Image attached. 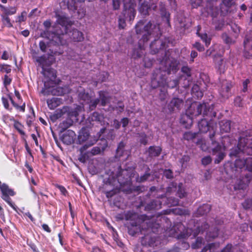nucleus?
<instances>
[{
  "instance_id": "1",
  "label": "nucleus",
  "mask_w": 252,
  "mask_h": 252,
  "mask_svg": "<svg viewBox=\"0 0 252 252\" xmlns=\"http://www.w3.org/2000/svg\"><path fill=\"white\" fill-rule=\"evenodd\" d=\"M57 22L60 25L57 29L53 33L52 40L62 45L66 43L68 35L66 32L67 26L70 25V21L64 16L58 15Z\"/></svg>"
},
{
  "instance_id": "2",
  "label": "nucleus",
  "mask_w": 252,
  "mask_h": 252,
  "mask_svg": "<svg viewBox=\"0 0 252 252\" xmlns=\"http://www.w3.org/2000/svg\"><path fill=\"white\" fill-rule=\"evenodd\" d=\"M124 10L122 15L120 16L118 24L120 29H124L126 26V20L124 18L129 21H132L135 16L136 2L135 0H124Z\"/></svg>"
},
{
  "instance_id": "3",
  "label": "nucleus",
  "mask_w": 252,
  "mask_h": 252,
  "mask_svg": "<svg viewBox=\"0 0 252 252\" xmlns=\"http://www.w3.org/2000/svg\"><path fill=\"white\" fill-rule=\"evenodd\" d=\"M0 190L2 193L1 198L6 201L14 210L16 211V206L11 201L9 196H14L15 192L14 190L9 188L8 185L3 183L2 184L0 181Z\"/></svg>"
},
{
  "instance_id": "4",
  "label": "nucleus",
  "mask_w": 252,
  "mask_h": 252,
  "mask_svg": "<svg viewBox=\"0 0 252 252\" xmlns=\"http://www.w3.org/2000/svg\"><path fill=\"white\" fill-rule=\"evenodd\" d=\"M78 139L80 142H84L88 141V143H89L88 145L85 144L80 149L81 153H83L84 151H85L89 147L94 145L96 141L95 139L92 140V137H90L89 136L88 131L85 128L82 129L80 132L79 135L78 136Z\"/></svg>"
},
{
  "instance_id": "5",
  "label": "nucleus",
  "mask_w": 252,
  "mask_h": 252,
  "mask_svg": "<svg viewBox=\"0 0 252 252\" xmlns=\"http://www.w3.org/2000/svg\"><path fill=\"white\" fill-rule=\"evenodd\" d=\"M238 148L240 151L246 153L248 155H252V139L240 137L238 144Z\"/></svg>"
},
{
  "instance_id": "6",
  "label": "nucleus",
  "mask_w": 252,
  "mask_h": 252,
  "mask_svg": "<svg viewBox=\"0 0 252 252\" xmlns=\"http://www.w3.org/2000/svg\"><path fill=\"white\" fill-rule=\"evenodd\" d=\"M214 147H212V151L214 155H216L217 158L215 160L216 163H220L225 156V147L224 146H221L213 142Z\"/></svg>"
},
{
  "instance_id": "7",
  "label": "nucleus",
  "mask_w": 252,
  "mask_h": 252,
  "mask_svg": "<svg viewBox=\"0 0 252 252\" xmlns=\"http://www.w3.org/2000/svg\"><path fill=\"white\" fill-rule=\"evenodd\" d=\"M151 4L149 3V2L145 1L143 0H138L139 4L140 5V7L139 8L140 11L143 14H146L148 12V10L150 8L155 9V6H153L155 3H157L158 0H149Z\"/></svg>"
},
{
  "instance_id": "8",
  "label": "nucleus",
  "mask_w": 252,
  "mask_h": 252,
  "mask_svg": "<svg viewBox=\"0 0 252 252\" xmlns=\"http://www.w3.org/2000/svg\"><path fill=\"white\" fill-rule=\"evenodd\" d=\"M76 134L75 132L71 130H68L63 135L62 140L63 143L70 145L74 142Z\"/></svg>"
},
{
  "instance_id": "9",
  "label": "nucleus",
  "mask_w": 252,
  "mask_h": 252,
  "mask_svg": "<svg viewBox=\"0 0 252 252\" xmlns=\"http://www.w3.org/2000/svg\"><path fill=\"white\" fill-rule=\"evenodd\" d=\"M212 112V109L209 108V105L206 103H203L202 104H199L197 106V111L193 114L194 116H197L200 115L202 113L203 115H207L209 112Z\"/></svg>"
},
{
  "instance_id": "10",
  "label": "nucleus",
  "mask_w": 252,
  "mask_h": 252,
  "mask_svg": "<svg viewBox=\"0 0 252 252\" xmlns=\"http://www.w3.org/2000/svg\"><path fill=\"white\" fill-rule=\"evenodd\" d=\"M79 97L84 100V102H82V104L83 105L86 104H90V108H94L96 106V104H97L98 102V99H95L94 100H91L90 97L89 96V95L87 94H80Z\"/></svg>"
},
{
  "instance_id": "11",
  "label": "nucleus",
  "mask_w": 252,
  "mask_h": 252,
  "mask_svg": "<svg viewBox=\"0 0 252 252\" xmlns=\"http://www.w3.org/2000/svg\"><path fill=\"white\" fill-rule=\"evenodd\" d=\"M15 96L18 100L17 103H15L14 100L11 97H9V100L11 102V103L15 108L19 109L22 111H24L25 104V103H23L22 105H20L22 103V100H21L20 95L19 93L17 92H15Z\"/></svg>"
},
{
  "instance_id": "12",
  "label": "nucleus",
  "mask_w": 252,
  "mask_h": 252,
  "mask_svg": "<svg viewBox=\"0 0 252 252\" xmlns=\"http://www.w3.org/2000/svg\"><path fill=\"white\" fill-rule=\"evenodd\" d=\"M183 105V102L182 99L174 98H173L169 104V109L170 111H174L176 108L177 109H179Z\"/></svg>"
},
{
  "instance_id": "13",
  "label": "nucleus",
  "mask_w": 252,
  "mask_h": 252,
  "mask_svg": "<svg viewBox=\"0 0 252 252\" xmlns=\"http://www.w3.org/2000/svg\"><path fill=\"white\" fill-rule=\"evenodd\" d=\"M69 89L67 86L64 87H57L52 90V93L54 95H62L69 93Z\"/></svg>"
},
{
  "instance_id": "14",
  "label": "nucleus",
  "mask_w": 252,
  "mask_h": 252,
  "mask_svg": "<svg viewBox=\"0 0 252 252\" xmlns=\"http://www.w3.org/2000/svg\"><path fill=\"white\" fill-rule=\"evenodd\" d=\"M71 33V38L75 42H80L84 39L83 34L77 30H73Z\"/></svg>"
},
{
  "instance_id": "15",
  "label": "nucleus",
  "mask_w": 252,
  "mask_h": 252,
  "mask_svg": "<svg viewBox=\"0 0 252 252\" xmlns=\"http://www.w3.org/2000/svg\"><path fill=\"white\" fill-rule=\"evenodd\" d=\"M198 127L201 132H207L208 131H210L211 128L210 124L205 120H202L199 122Z\"/></svg>"
},
{
  "instance_id": "16",
  "label": "nucleus",
  "mask_w": 252,
  "mask_h": 252,
  "mask_svg": "<svg viewBox=\"0 0 252 252\" xmlns=\"http://www.w3.org/2000/svg\"><path fill=\"white\" fill-rule=\"evenodd\" d=\"M47 103L50 109H54L61 103V100L59 98L53 97L48 99Z\"/></svg>"
},
{
  "instance_id": "17",
  "label": "nucleus",
  "mask_w": 252,
  "mask_h": 252,
  "mask_svg": "<svg viewBox=\"0 0 252 252\" xmlns=\"http://www.w3.org/2000/svg\"><path fill=\"white\" fill-rule=\"evenodd\" d=\"M239 162H242L243 165L246 164V168L249 171H252V158H248L246 159H238L236 160V165H239Z\"/></svg>"
},
{
  "instance_id": "18",
  "label": "nucleus",
  "mask_w": 252,
  "mask_h": 252,
  "mask_svg": "<svg viewBox=\"0 0 252 252\" xmlns=\"http://www.w3.org/2000/svg\"><path fill=\"white\" fill-rule=\"evenodd\" d=\"M220 131L222 133L228 132L230 130V123L228 121H222L220 123Z\"/></svg>"
},
{
  "instance_id": "19",
  "label": "nucleus",
  "mask_w": 252,
  "mask_h": 252,
  "mask_svg": "<svg viewBox=\"0 0 252 252\" xmlns=\"http://www.w3.org/2000/svg\"><path fill=\"white\" fill-rule=\"evenodd\" d=\"M181 123L185 125L186 128L190 127L192 123V119L187 115L182 116L181 119Z\"/></svg>"
},
{
  "instance_id": "20",
  "label": "nucleus",
  "mask_w": 252,
  "mask_h": 252,
  "mask_svg": "<svg viewBox=\"0 0 252 252\" xmlns=\"http://www.w3.org/2000/svg\"><path fill=\"white\" fill-rule=\"evenodd\" d=\"M103 143V146L101 147H95L92 149L91 151V153L94 155H97L100 153L101 152L103 151L105 148L107 146L106 142L105 140H102Z\"/></svg>"
},
{
  "instance_id": "21",
  "label": "nucleus",
  "mask_w": 252,
  "mask_h": 252,
  "mask_svg": "<svg viewBox=\"0 0 252 252\" xmlns=\"http://www.w3.org/2000/svg\"><path fill=\"white\" fill-rule=\"evenodd\" d=\"M161 148L159 147H151L149 150V154L151 156H158L161 152Z\"/></svg>"
},
{
  "instance_id": "22",
  "label": "nucleus",
  "mask_w": 252,
  "mask_h": 252,
  "mask_svg": "<svg viewBox=\"0 0 252 252\" xmlns=\"http://www.w3.org/2000/svg\"><path fill=\"white\" fill-rule=\"evenodd\" d=\"M160 76L157 74L152 80V85L153 87H156L158 86H160L162 83V79H159Z\"/></svg>"
},
{
  "instance_id": "23",
  "label": "nucleus",
  "mask_w": 252,
  "mask_h": 252,
  "mask_svg": "<svg viewBox=\"0 0 252 252\" xmlns=\"http://www.w3.org/2000/svg\"><path fill=\"white\" fill-rule=\"evenodd\" d=\"M197 34L200 37L201 39L205 42V44L207 46H208L210 44L211 41V38L210 37H208L207 36V34L206 33L200 34L199 33V31H197Z\"/></svg>"
},
{
  "instance_id": "24",
  "label": "nucleus",
  "mask_w": 252,
  "mask_h": 252,
  "mask_svg": "<svg viewBox=\"0 0 252 252\" xmlns=\"http://www.w3.org/2000/svg\"><path fill=\"white\" fill-rule=\"evenodd\" d=\"M43 73L45 75H46L47 73L49 74L48 77L49 78L50 80L52 81L54 79L56 76V73L54 70L49 69V70H43Z\"/></svg>"
},
{
  "instance_id": "25",
  "label": "nucleus",
  "mask_w": 252,
  "mask_h": 252,
  "mask_svg": "<svg viewBox=\"0 0 252 252\" xmlns=\"http://www.w3.org/2000/svg\"><path fill=\"white\" fill-rule=\"evenodd\" d=\"M4 15L8 16L14 14L16 12L15 7H10L9 8H5L4 10Z\"/></svg>"
},
{
  "instance_id": "26",
  "label": "nucleus",
  "mask_w": 252,
  "mask_h": 252,
  "mask_svg": "<svg viewBox=\"0 0 252 252\" xmlns=\"http://www.w3.org/2000/svg\"><path fill=\"white\" fill-rule=\"evenodd\" d=\"M14 127L21 134H24V131L23 130V126L19 122H15L14 124Z\"/></svg>"
},
{
  "instance_id": "27",
  "label": "nucleus",
  "mask_w": 252,
  "mask_h": 252,
  "mask_svg": "<svg viewBox=\"0 0 252 252\" xmlns=\"http://www.w3.org/2000/svg\"><path fill=\"white\" fill-rule=\"evenodd\" d=\"M210 206L208 204L204 205L203 206L200 207L198 209L199 212H201L202 211H204V212L202 213V215H204L206 213H207L210 211Z\"/></svg>"
},
{
  "instance_id": "28",
  "label": "nucleus",
  "mask_w": 252,
  "mask_h": 252,
  "mask_svg": "<svg viewBox=\"0 0 252 252\" xmlns=\"http://www.w3.org/2000/svg\"><path fill=\"white\" fill-rule=\"evenodd\" d=\"M2 22L5 26L8 27H11L12 26V25L10 23V19L8 16L4 15L2 16Z\"/></svg>"
},
{
  "instance_id": "29",
  "label": "nucleus",
  "mask_w": 252,
  "mask_h": 252,
  "mask_svg": "<svg viewBox=\"0 0 252 252\" xmlns=\"http://www.w3.org/2000/svg\"><path fill=\"white\" fill-rule=\"evenodd\" d=\"M27 17V12L25 11H23L22 12L21 15L17 17L16 22L19 23H21L22 22L25 21Z\"/></svg>"
},
{
  "instance_id": "30",
  "label": "nucleus",
  "mask_w": 252,
  "mask_h": 252,
  "mask_svg": "<svg viewBox=\"0 0 252 252\" xmlns=\"http://www.w3.org/2000/svg\"><path fill=\"white\" fill-rule=\"evenodd\" d=\"M161 208V204L159 202L153 201L151 203V209H159Z\"/></svg>"
},
{
  "instance_id": "31",
  "label": "nucleus",
  "mask_w": 252,
  "mask_h": 252,
  "mask_svg": "<svg viewBox=\"0 0 252 252\" xmlns=\"http://www.w3.org/2000/svg\"><path fill=\"white\" fill-rule=\"evenodd\" d=\"M243 206L245 209H249L252 207V199L246 200L243 203Z\"/></svg>"
},
{
  "instance_id": "32",
  "label": "nucleus",
  "mask_w": 252,
  "mask_h": 252,
  "mask_svg": "<svg viewBox=\"0 0 252 252\" xmlns=\"http://www.w3.org/2000/svg\"><path fill=\"white\" fill-rule=\"evenodd\" d=\"M63 115V112L61 111H56L54 114L51 116V119L55 121L60 118Z\"/></svg>"
},
{
  "instance_id": "33",
  "label": "nucleus",
  "mask_w": 252,
  "mask_h": 252,
  "mask_svg": "<svg viewBox=\"0 0 252 252\" xmlns=\"http://www.w3.org/2000/svg\"><path fill=\"white\" fill-rule=\"evenodd\" d=\"M212 161V159L210 156H207L203 158L202 159V162L203 165H208Z\"/></svg>"
},
{
  "instance_id": "34",
  "label": "nucleus",
  "mask_w": 252,
  "mask_h": 252,
  "mask_svg": "<svg viewBox=\"0 0 252 252\" xmlns=\"http://www.w3.org/2000/svg\"><path fill=\"white\" fill-rule=\"evenodd\" d=\"M222 38L224 41L227 44H231L233 42V40L226 34L222 35Z\"/></svg>"
},
{
  "instance_id": "35",
  "label": "nucleus",
  "mask_w": 252,
  "mask_h": 252,
  "mask_svg": "<svg viewBox=\"0 0 252 252\" xmlns=\"http://www.w3.org/2000/svg\"><path fill=\"white\" fill-rule=\"evenodd\" d=\"M143 26L144 22L143 21H140L136 25V31L138 34L141 33V29L143 27Z\"/></svg>"
},
{
  "instance_id": "36",
  "label": "nucleus",
  "mask_w": 252,
  "mask_h": 252,
  "mask_svg": "<svg viewBox=\"0 0 252 252\" xmlns=\"http://www.w3.org/2000/svg\"><path fill=\"white\" fill-rule=\"evenodd\" d=\"M113 8L115 10L118 9L120 6V0H112Z\"/></svg>"
},
{
  "instance_id": "37",
  "label": "nucleus",
  "mask_w": 252,
  "mask_h": 252,
  "mask_svg": "<svg viewBox=\"0 0 252 252\" xmlns=\"http://www.w3.org/2000/svg\"><path fill=\"white\" fill-rule=\"evenodd\" d=\"M192 6L196 7L200 5L202 0H190Z\"/></svg>"
},
{
  "instance_id": "38",
  "label": "nucleus",
  "mask_w": 252,
  "mask_h": 252,
  "mask_svg": "<svg viewBox=\"0 0 252 252\" xmlns=\"http://www.w3.org/2000/svg\"><path fill=\"white\" fill-rule=\"evenodd\" d=\"M10 56V53L6 51H4L3 54L1 57V59L4 60H7L8 59L9 56Z\"/></svg>"
},
{
  "instance_id": "39",
  "label": "nucleus",
  "mask_w": 252,
  "mask_h": 252,
  "mask_svg": "<svg viewBox=\"0 0 252 252\" xmlns=\"http://www.w3.org/2000/svg\"><path fill=\"white\" fill-rule=\"evenodd\" d=\"M164 176L167 178H171L173 177L172 172L170 170H165L164 172Z\"/></svg>"
},
{
  "instance_id": "40",
  "label": "nucleus",
  "mask_w": 252,
  "mask_h": 252,
  "mask_svg": "<svg viewBox=\"0 0 252 252\" xmlns=\"http://www.w3.org/2000/svg\"><path fill=\"white\" fill-rule=\"evenodd\" d=\"M108 77V74L107 72H103L100 75V78L99 80H100L101 82L104 81Z\"/></svg>"
},
{
  "instance_id": "41",
  "label": "nucleus",
  "mask_w": 252,
  "mask_h": 252,
  "mask_svg": "<svg viewBox=\"0 0 252 252\" xmlns=\"http://www.w3.org/2000/svg\"><path fill=\"white\" fill-rule=\"evenodd\" d=\"M182 70L183 73L186 74L187 76H190V69L187 66H184L182 68Z\"/></svg>"
},
{
  "instance_id": "42",
  "label": "nucleus",
  "mask_w": 252,
  "mask_h": 252,
  "mask_svg": "<svg viewBox=\"0 0 252 252\" xmlns=\"http://www.w3.org/2000/svg\"><path fill=\"white\" fill-rule=\"evenodd\" d=\"M202 239L198 238L196 240V243L195 244H192V247L194 249H195L200 247L201 244L202 243Z\"/></svg>"
},
{
  "instance_id": "43",
  "label": "nucleus",
  "mask_w": 252,
  "mask_h": 252,
  "mask_svg": "<svg viewBox=\"0 0 252 252\" xmlns=\"http://www.w3.org/2000/svg\"><path fill=\"white\" fill-rule=\"evenodd\" d=\"M124 147V144L123 143H120L118 146V148L117 149V156H121V154L123 152V148Z\"/></svg>"
},
{
  "instance_id": "44",
  "label": "nucleus",
  "mask_w": 252,
  "mask_h": 252,
  "mask_svg": "<svg viewBox=\"0 0 252 252\" xmlns=\"http://www.w3.org/2000/svg\"><path fill=\"white\" fill-rule=\"evenodd\" d=\"M194 47L196 48L199 51H202L204 50V48L203 46L201 45L200 43L198 42H196L193 45Z\"/></svg>"
},
{
  "instance_id": "45",
  "label": "nucleus",
  "mask_w": 252,
  "mask_h": 252,
  "mask_svg": "<svg viewBox=\"0 0 252 252\" xmlns=\"http://www.w3.org/2000/svg\"><path fill=\"white\" fill-rule=\"evenodd\" d=\"M250 81L249 79H246L243 83V92H246L247 91L248 84L249 83Z\"/></svg>"
},
{
  "instance_id": "46",
  "label": "nucleus",
  "mask_w": 252,
  "mask_h": 252,
  "mask_svg": "<svg viewBox=\"0 0 252 252\" xmlns=\"http://www.w3.org/2000/svg\"><path fill=\"white\" fill-rule=\"evenodd\" d=\"M152 24L151 22H149L146 26L144 27V31L145 32H146L147 34L149 35H150L151 34V33L149 31V29L151 28L152 27Z\"/></svg>"
},
{
  "instance_id": "47",
  "label": "nucleus",
  "mask_w": 252,
  "mask_h": 252,
  "mask_svg": "<svg viewBox=\"0 0 252 252\" xmlns=\"http://www.w3.org/2000/svg\"><path fill=\"white\" fill-rule=\"evenodd\" d=\"M36 61L40 63L41 65H42V67L43 68L44 62L45 61V57L41 56L39 57L37 59Z\"/></svg>"
},
{
  "instance_id": "48",
  "label": "nucleus",
  "mask_w": 252,
  "mask_h": 252,
  "mask_svg": "<svg viewBox=\"0 0 252 252\" xmlns=\"http://www.w3.org/2000/svg\"><path fill=\"white\" fill-rule=\"evenodd\" d=\"M117 192V190L116 189H115V190H110L109 191H107L106 192V196L109 198V197H112L113 195H114L115 194H116Z\"/></svg>"
},
{
  "instance_id": "49",
  "label": "nucleus",
  "mask_w": 252,
  "mask_h": 252,
  "mask_svg": "<svg viewBox=\"0 0 252 252\" xmlns=\"http://www.w3.org/2000/svg\"><path fill=\"white\" fill-rule=\"evenodd\" d=\"M57 187L58 188V189L60 190V191L61 192V193L65 195L66 193H67V191L66 190V189L64 188V187H63V186H60V185H57Z\"/></svg>"
},
{
  "instance_id": "50",
  "label": "nucleus",
  "mask_w": 252,
  "mask_h": 252,
  "mask_svg": "<svg viewBox=\"0 0 252 252\" xmlns=\"http://www.w3.org/2000/svg\"><path fill=\"white\" fill-rule=\"evenodd\" d=\"M233 0H223V4L227 7H230L233 4Z\"/></svg>"
},
{
  "instance_id": "51",
  "label": "nucleus",
  "mask_w": 252,
  "mask_h": 252,
  "mask_svg": "<svg viewBox=\"0 0 252 252\" xmlns=\"http://www.w3.org/2000/svg\"><path fill=\"white\" fill-rule=\"evenodd\" d=\"M242 99L240 97H237L234 100L235 105L238 106H241Z\"/></svg>"
},
{
  "instance_id": "52",
  "label": "nucleus",
  "mask_w": 252,
  "mask_h": 252,
  "mask_svg": "<svg viewBox=\"0 0 252 252\" xmlns=\"http://www.w3.org/2000/svg\"><path fill=\"white\" fill-rule=\"evenodd\" d=\"M2 99L4 107L7 109H9V100L3 97Z\"/></svg>"
},
{
  "instance_id": "53",
  "label": "nucleus",
  "mask_w": 252,
  "mask_h": 252,
  "mask_svg": "<svg viewBox=\"0 0 252 252\" xmlns=\"http://www.w3.org/2000/svg\"><path fill=\"white\" fill-rule=\"evenodd\" d=\"M172 200L171 198L169 199V202H168V204L170 206H175L177 205L178 203V201L177 200L173 199L172 201H171Z\"/></svg>"
},
{
  "instance_id": "54",
  "label": "nucleus",
  "mask_w": 252,
  "mask_h": 252,
  "mask_svg": "<svg viewBox=\"0 0 252 252\" xmlns=\"http://www.w3.org/2000/svg\"><path fill=\"white\" fill-rule=\"evenodd\" d=\"M113 126L116 129H118L120 127V124L117 120H114L113 122Z\"/></svg>"
},
{
  "instance_id": "55",
  "label": "nucleus",
  "mask_w": 252,
  "mask_h": 252,
  "mask_svg": "<svg viewBox=\"0 0 252 252\" xmlns=\"http://www.w3.org/2000/svg\"><path fill=\"white\" fill-rule=\"evenodd\" d=\"M223 87H224L223 89H225V92L228 93L231 87V84L228 83H226L225 84L223 85Z\"/></svg>"
},
{
  "instance_id": "56",
  "label": "nucleus",
  "mask_w": 252,
  "mask_h": 252,
  "mask_svg": "<svg viewBox=\"0 0 252 252\" xmlns=\"http://www.w3.org/2000/svg\"><path fill=\"white\" fill-rule=\"evenodd\" d=\"M39 47L40 49L43 51L45 52L46 49V45L45 43L43 41H40L39 42Z\"/></svg>"
},
{
  "instance_id": "57",
  "label": "nucleus",
  "mask_w": 252,
  "mask_h": 252,
  "mask_svg": "<svg viewBox=\"0 0 252 252\" xmlns=\"http://www.w3.org/2000/svg\"><path fill=\"white\" fill-rule=\"evenodd\" d=\"M11 81V79L10 78H9L8 76L5 75L4 76V84L5 86L10 84Z\"/></svg>"
},
{
  "instance_id": "58",
  "label": "nucleus",
  "mask_w": 252,
  "mask_h": 252,
  "mask_svg": "<svg viewBox=\"0 0 252 252\" xmlns=\"http://www.w3.org/2000/svg\"><path fill=\"white\" fill-rule=\"evenodd\" d=\"M232 245H228L221 252H231Z\"/></svg>"
},
{
  "instance_id": "59",
  "label": "nucleus",
  "mask_w": 252,
  "mask_h": 252,
  "mask_svg": "<svg viewBox=\"0 0 252 252\" xmlns=\"http://www.w3.org/2000/svg\"><path fill=\"white\" fill-rule=\"evenodd\" d=\"M128 122H129V121L127 118H123L121 121L123 126V127L126 126L127 125V124H128Z\"/></svg>"
},
{
  "instance_id": "60",
  "label": "nucleus",
  "mask_w": 252,
  "mask_h": 252,
  "mask_svg": "<svg viewBox=\"0 0 252 252\" xmlns=\"http://www.w3.org/2000/svg\"><path fill=\"white\" fill-rule=\"evenodd\" d=\"M93 117L96 118L95 120H97L98 121H100V119L102 118V117L98 114L97 113H94L93 114Z\"/></svg>"
},
{
  "instance_id": "61",
  "label": "nucleus",
  "mask_w": 252,
  "mask_h": 252,
  "mask_svg": "<svg viewBox=\"0 0 252 252\" xmlns=\"http://www.w3.org/2000/svg\"><path fill=\"white\" fill-rule=\"evenodd\" d=\"M204 178L206 180H208L211 178V173L209 171H206L204 173Z\"/></svg>"
},
{
  "instance_id": "62",
  "label": "nucleus",
  "mask_w": 252,
  "mask_h": 252,
  "mask_svg": "<svg viewBox=\"0 0 252 252\" xmlns=\"http://www.w3.org/2000/svg\"><path fill=\"white\" fill-rule=\"evenodd\" d=\"M42 226L43 229L45 231H47L48 232H51V230H50V229L48 225H47L46 224H43Z\"/></svg>"
},
{
  "instance_id": "63",
  "label": "nucleus",
  "mask_w": 252,
  "mask_h": 252,
  "mask_svg": "<svg viewBox=\"0 0 252 252\" xmlns=\"http://www.w3.org/2000/svg\"><path fill=\"white\" fill-rule=\"evenodd\" d=\"M149 176V174H145L143 176L141 177L139 181L140 182H143V181L146 180L148 179Z\"/></svg>"
},
{
  "instance_id": "64",
  "label": "nucleus",
  "mask_w": 252,
  "mask_h": 252,
  "mask_svg": "<svg viewBox=\"0 0 252 252\" xmlns=\"http://www.w3.org/2000/svg\"><path fill=\"white\" fill-rule=\"evenodd\" d=\"M29 31L28 30H24L23 31V32H22V34L23 36H24L25 37H27L29 36Z\"/></svg>"
}]
</instances>
